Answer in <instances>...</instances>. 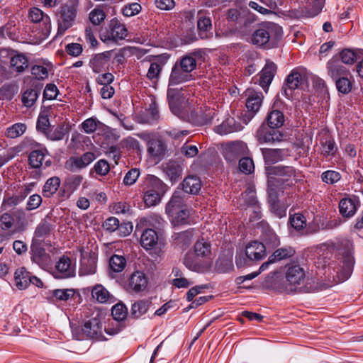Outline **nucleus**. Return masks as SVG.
<instances>
[{
  "mask_svg": "<svg viewBox=\"0 0 363 363\" xmlns=\"http://www.w3.org/2000/svg\"><path fill=\"white\" fill-rule=\"evenodd\" d=\"M167 189V186L161 179L154 175L148 174L143 188V202L145 206L150 208L158 205Z\"/></svg>",
  "mask_w": 363,
  "mask_h": 363,
  "instance_id": "obj_2",
  "label": "nucleus"
},
{
  "mask_svg": "<svg viewBox=\"0 0 363 363\" xmlns=\"http://www.w3.org/2000/svg\"><path fill=\"white\" fill-rule=\"evenodd\" d=\"M284 116L279 110H274L269 113L267 117V123L270 128L277 129L284 125Z\"/></svg>",
  "mask_w": 363,
  "mask_h": 363,
  "instance_id": "obj_36",
  "label": "nucleus"
},
{
  "mask_svg": "<svg viewBox=\"0 0 363 363\" xmlns=\"http://www.w3.org/2000/svg\"><path fill=\"white\" fill-rule=\"evenodd\" d=\"M283 134L275 129H268L266 126L262 125L256 133V138L259 143H272L282 140Z\"/></svg>",
  "mask_w": 363,
  "mask_h": 363,
  "instance_id": "obj_13",
  "label": "nucleus"
},
{
  "mask_svg": "<svg viewBox=\"0 0 363 363\" xmlns=\"http://www.w3.org/2000/svg\"><path fill=\"white\" fill-rule=\"evenodd\" d=\"M269 31L264 28L256 30L251 36V43L257 46H264L269 40Z\"/></svg>",
  "mask_w": 363,
  "mask_h": 363,
  "instance_id": "obj_33",
  "label": "nucleus"
},
{
  "mask_svg": "<svg viewBox=\"0 0 363 363\" xmlns=\"http://www.w3.org/2000/svg\"><path fill=\"white\" fill-rule=\"evenodd\" d=\"M277 65L267 60L265 66L261 71L259 77V85L263 88H267L273 80V78L277 72Z\"/></svg>",
  "mask_w": 363,
  "mask_h": 363,
  "instance_id": "obj_18",
  "label": "nucleus"
},
{
  "mask_svg": "<svg viewBox=\"0 0 363 363\" xmlns=\"http://www.w3.org/2000/svg\"><path fill=\"white\" fill-rule=\"evenodd\" d=\"M239 169L246 174L252 173L255 169L253 160L247 157L241 158L239 161Z\"/></svg>",
  "mask_w": 363,
  "mask_h": 363,
  "instance_id": "obj_53",
  "label": "nucleus"
},
{
  "mask_svg": "<svg viewBox=\"0 0 363 363\" xmlns=\"http://www.w3.org/2000/svg\"><path fill=\"white\" fill-rule=\"evenodd\" d=\"M140 170L137 168L130 169L125 175L123 183L125 186H131L135 183L140 176Z\"/></svg>",
  "mask_w": 363,
  "mask_h": 363,
  "instance_id": "obj_56",
  "label": "nucleus"
},
{
  "mask_svg": "<svg viewBox=\"0 0 363 363\" xmlns=\"http://www.w3.org/2000/svg\"><path fill=\"white\" fill-rule=\"evenodd\" d=\"M39 91L35 89H28L22 95V103L26 107H31L38 97Z\"/></svg>",
  "mask_w": 363,
  "mask_h": 363,
  "instance_id": "obj_47",
  "label": "nucleus"
},
{
  "mask_svg": "<svg viewBox=\"0 0 363 363\" xmlns=\"http://www.w3.org/2000/svg\"><path fill=\"white\" fill-rule=\"evenodd\" d=\"M10 65L16 72L22 73L28 67L29 62L25 55L16 53L11 57Z\"/></svg>",
  "mask_w": 363,
  "mask_h": 363,
  "instance_id": "obj_26",
  "label": "nucleus"
},
{
  "mask_svg": "<svg viewBox=\"0 0 363 363\" xmlns=\"http://www.w3.org/2000/svg\"><path fill=\"white\" fill-rule=\"evenodd\" d=\"M77 10L72 5H64L61 7L60 16L57 21V35H62L73 25Z\"/></svg>",
  "mask_w": 363,
  "mask_h": 363,
  "instance_id": "obj_7",
  "label": "nucleus"
},
{
  "mask_svg": "<svg viewBox=\"0 0 363 363\" xmlns=\"http://www.w3.org/2000/svg\"><path fill=\"white\" fill-rule=\"evenodd\" d=\"M309 6L308 16L311 17L318 15L324 6L325 0H308Z\"/></svg>",
  "mask_w": 363,
  "mask_h": 363,
  "instance_id": "obj_55",
  "label": "nucleus"
},
{
  "mask_svg": "<svg viewBox=\"0 0 363 363\" xmlns=\"http://www.w3.org/2000/svg\"><path fill=\"white\" fill-rule=\"evenodd\" d=\"M141 11V6L138 3H132L126 5L123 9L124 16L130 17L138 14Z\"/></svg>",
  "mask_w": 363,
  "mask_h": 363,
  "instance_id": "obj_64",
  "label": "nucleus"
},
{
  "mask_svg": "<svg viewBox=\"0 0 363 363\" xmlns=\"http://www.w3.org/2000/svg\"><path fill=\"white\" fill-rule=\"evenodd\" d=\"M183 202L182 191H176L166 205V213L169 216H173L175 211L182 206Z\"/></svg>",
  "mask_w": 363,
  "mask_h": 363,
  "instance_id": "obj_27",
  "label": "nucleus"
},
{
  "mask_svg": "<svg viewBox=\"0 0 363 363\" xmlns=\"http://www.w3.org/2000/svg\"><path fill=\"white\" fill-rule=\"evenodd\" d=\"M263 96L262 93L253 92L251 93L246 101V106L247 109L252 113L257 112L262 104Z\"/></svg>",
  "mask_w": 363,
  "mask_h": 363,
  "instance_id": "obj_39",
  "label": "nucleus"
},
{
  "mask_svg": "<svg viewBox=\"0 0 363 363\" xmlns=\"http://www.w3.org/2000/svg\"><path fill=\"white\" fill-rule=\"evenodd\" d=\"M30 254L31 260L43 269L51 264L49 254L46 253L45 250L34 241L31 244Z\"/></svg>",
  "mask_w": 363,
  "mask_h": 363,
  "instance_id": "obj_12",
  "label": "nucleus"
},
{
  "mask_svg": "<svg viewBox=\"0 0 363 363\" xmlns=\"http://www.w3.org/2000/svg\"><path fill=\"white\" fill-rule=\"evenodd\" d=\"M197 27L201 32L202 38H208L205 32L210 30L212 27L211 20L209 17L205 16L201 12L199 13Z\"/></svg>",
  "mask_w": 363,
  "mask_h": 363,
  "instance_id": "obj_42",
  "label": "nucleus"
},
{
  "mask_svg": "<svg viewBox=\"0 0 363 363\" xmlns=\"http://www.w3.org/2000/svg\"><path fill=\"white\" fill-rule=\"evenodd\" d=\"M194 237V230H186L177 235L175 240L181 247L186 249L191 244Z\"/></svg>",
  "mask_w": 363,
  "mask_h": 363,
  "instance_id": "obj_43",
  "label": "nucleus"
},
{
  "mask_svg": "<svg viewBox=\"0 0 363 363\" xmlns=\"http://www.w3.org/2000/svg\"><path fill=\"white\" fill-rule=\"evenodd\" d=\"M111 313L114 320L120 322L126 318L127 308L125 305L117 303L112 308Z\"/></svg>",
  "mask_w": 363,
  "mask_h": 363,
  "instance_id": "obj_51",
  "label": "nucleus"
},
{
  "mask_svg": "<svg viewBox=\"0 0 363 363\" xmlns=\"http://www.w3.org/2000/svg\"><path fill=\"white\" fill-rule=\"evenodd\" d=\"M106 17L104 11L99 8L94 9L89 13L90 21L95 26L99 25Z\"/></svg>",
  "mask_w": 363,
  "mask_h": 363,
  "instance_id": "obj_58",
  "label": "nucleus"
},
{
  "mask_svg": "<svg viewBox=\"0 0 363 363\" xmlns=\"http://www.w3.org/2000/svg\"><path fill=\"white\" fill-rule=\"evenodd\" d=\"M233 119H228L223 122L220 125L216 127L217 133L221 135H225L230 133H233L237 130V128L232 125Z\"/></svg>",
  "mask_w": 363,
  "mask_h": 363,
  "instance_id": "obj_61",
  "label": "nucleus"
},
{
  "mask_svg": "<svg viewBox=\"0 0 363 363\" xmlns=\"http://www.w3.org/2000/svg\"><path fill=\"white\" fill-rule=\"evenodd\" d=\"M295 253L292 247H281L274 251L271 257L274 262L292 257Z\"/></svg>",
  "mask_w": 363,
  "mask_h": 363,
  "instance_id": "obj_48",
  "label": "nucleus"
},
{
  "mask_svg": "<svg viewBox=\"0 0 363 363\" xmlns=\"http://www.w3.org/2000/svg\"><path fill=\"white\" fill-rule=\"evenodd\" d=\"M126 265V259L123 256L114 255L109 260V267L114 272H122Z\"/></svg>",
  "mask_w": 363,
  "mask_h": 363,
  "instance_id": "obj_44",
  "label": "nucleus"
},
{
  "mask_svg": "<svg viewBox=\"0 0 363 363\" xmlns=\"http://www.w3.org/2000/svg\"><path fill=\"white\" fill-rule=\"evenodd\" d=\"M321 178L323 182L333 184L337 182H338L341 177L339 172L332 170H328L326 172H324L322 175Z\"/></svg>",
  "mask_w": 363,
  "mask_h": 363,
  "instance_id": "obj_60",
  "label": "nucleus"
},
{
  "mask_svg": "<svg viewBox=\"0 0 363 363\" xmlns=\"http://www.w3.org/2000/svg\"><path fill=\"white\" fill-rule=\"evenodd\" d=\"M44 158L45 153L42 150H33L30 153L28 160L33 168H39L43 165Z\"/></svg>",
  "mask_w": 363,
  "mask_h": 363,
  "instance_id": "obj_50",
  "label": "nucleus"
},
{
  "mask_svg": "<svg viewBox=\"0 0 363 363\" xmlns=\"http://www.w3.org/2000/svg\"><path fill=\"white\" fill-rule=\"evenodd\" d=\"M30 274L24 267L17 269L14 274L16 286L20 290L26 289L30 284Z\"/></svg>",
  "mask_w": 363,
  "mask_h": 363,
  "instance_id": "obj_28",
  "label": "nucleus"
},
{
  "mask_svg": "<svg viewBox=\"0 0 363 363\" xmlns=\"http://www.w3.org/2000/svg\"><path fill=\"white\" fill-rule=\"evenodd\" d=\"M270 174H274L277 177L276 180L277 183L284 184L286 186H291L299 181L296 174V170L289 166H277L271 169Z\"/></svg>",
  "mask_w": 363,
  "mask_h": 363,
  "instance_id": "obj_6",
  "label": "nucleus"
},
{
  "mask_svg": "<svg viewBox=\"0 0 363 363\" xmlns=\"http://www.w3.org/2000/svg\"><path fill=\"white\" fill-rule=\"evenodd\" d=\"M286 279L289 284L284 291L292 292L296 290V286L303 284L305 280V272L299 265H291L288 267L286 273Z\"/></svg>",
  "mask_w": 363,
  "mask_h": 363,
  "instance_id": "obj_9",
  "label": "nucleus"
},
{
  "mask_svg": "<svg viewBox=\"0 0 363 363\" xmlns=\"http://www.w3.org/2000/svg\"><path fill=\"white\" fill-rule=\"evenodd\" d=\"M128 226L125 227V231H123L124 235H128L130 233L133 229V226L130 224H128ZM104 228L108 232H113L117 229H119L122 232L123 227L120 225L119 220L115 217H110L107 218L103 224Z\"/></svg>",
  "mask_w": 363,
  "mask_h": 363,
  "instance_id": "obj_31",
  "label": "nucleus"
},
{
  "mask_svg": "<svg viewBox=\"0 0 363 363\" xmlns=\"http://www.w3.org/2000/svg\"><path fill=\"white\" fill-rule=\"evenodd\" d=\"M150 302L147 300H140L132 305L131 308V315L135 318H138L145 314L149 307Z\"/></svg>",
  "mask_w": 363,
  "mask_h": 363,
  "instance_id": "obj_41",
  "label": "nucleus"
},
{
  "mask_svg": "<svg viewBox=\"0 0 363 363\" xmlns=\"http://www.w3.org/2000/svg\"><path fill=\"white\" fill-rule=\"evenodd\" d=\"M216 112L213 108H206L204 111H196L192 110L188 119L198 125H203L210 123L216 116Z\"/></svg>",
  "mask_w": 363,
  "mask_h": 363,
  "instance_id": "obj_14",
  "label": "nucleus"
},
{
  "mask_svg": "<svg viewBox=\"0 0 363 363\" xmlns=\"http://www.w3.org/2000/svg\"><path fill=\"white\" fill-rule=\"evenodd\" d=\"M340 263L341 269L337 272L340 281H344L347 279L352 274L354 259L352 253L349 251L345 252L342 256Z\"/></svg>",
  "mask_w": 363,
  "mask_h": 363,
  "instance_id": "obj_15",
  "label": "nucleus"
},
{
  "mask_svg": "<svg viewBox=\"0 0 363 363\" xmlns=\"http://www.w3.org/2000/svg\"><path fill=\"white\" fill-rule=\"evenodd\" d=\"M183 262L189 270L204 273L210 269L213 258L201 257L194 253L189 252L185 255Z\"/></svg>",
  "mask_w": 363,
  "mask_h": 363,
  "instance_id": "obj_5",
  "label": "nucleus"
},
{
  "mask_svg": "<svg viewBox=\"0 0 363 363\" xmlns=\"http://www.w3.org/2000/svg\"><path fill=\"white\" fill-rule=\"evenodd\" d=\"M164 172L172 181L177 180L182 174V169L176 161H169L163 165Z\"/></svg>",
  "mask_w": 363,
  "mask_h": 363,
  "instance_id": "obj_34",
  "label": "nucleus"
},
{
  "mask_svg": "<svg viewBox=\"0 0 363 363\" xmlns=\"http://www.w3.org/2000/svg\"><path fill=\"white\" fill-rule=\"evenodd\" d=\"M140 244L145 250L150 251V254L155 259L163 254L164 242L157 233L152 228L143 230L140 236Z\"/></svg>",
  "mask_w": 363,
  "mask_h": 363,
  "instance_id": "obj_3",
  "label": "nucleus"
},
{
  "mask_svg": "<svg viewBox=\"0 0 363 363\" xmlns=\"http://www.w3.org/2000/svg\"><path fill=\"white\" fill-rule=\"evenodd\" d=\"M162 65L157 62H152L147 73V77L152 81H157L162 72Z\"/></svg>",
  "mask_w": 363,
  "mask_h": 363,
  "instance_id": "obj_57",
  "label": "nucleus"
},
{
  "mask_svg": "<svg viewBox=\"0 0 363 363\" xmlns=\"http://www.w3.org/2000/svg\"><path fill=\"white\" fill-rule=\"evenodd\" d=\"M52 231V226L48 223H40L35 230V238L38 239H44L50 235Z\"/></svg>",
  "mask_w": 363,
  "mask_h": 363,
  "instance_id": "obj_52",
  "label": "nucleus"
},
{
  "mask_svg": "<svg viewBox=\"0 0 363 363\" xmlns=\"http://www.w3.org/2000/svg\"><path fill=\"white\" fill-rule=\"evenodd\" d=\"M81 330L82 335L88 338H98L102 335V325L97 318L86 321Z\"/></svg>",
  "mask_w": 363,
  "mask_h": 363,
  "instance_id": "obj_16",
  "label": "nucleus"
},
{
  "mask_svg": "<svg viewBox=\"0 0 363 363\" xmlns=\"http://www.w3.org/2000/svg\"><path fill=\"white\" fill-rule=\"evenodd\" d=\"M247 147L241 141L226 144L223 148V155L230 164H235L240 157L245 154Z\"/></svg>",
  "mask_w": 363,
  "mask_h": 363,
  "instance_id": "obj_8",
  "label": "nucleus"
},
{
  "mask_svg": "<svg viewBox=\"0 0 363 363\" xmlns=\"http://www.w3.org/2000/svg\"><path fill=\"white\" fill-rule=\"evenodd\" d=\"M60 185V179L57 177L48 179L43 189V196L47 198L52 196L57 191Z\"/></svg>",
  "mask_w": 363,
  "mask_h": 363,
  "instance_id": "obj_38",
  "label": "nucleus"
},
{
  "mask_svg": "<svg viewBox=\"0 0 363 363\" xmlns=\"http://www.w3.org/2000/svg\"><path fill=\"white\" fill-rule=\"evenodd\" d=\"M82 180L83 177L82 175H72L67 178L66 186L69 190L73 192L79 186Z\"/></svg>",
  "mask_w": 363,
  "mask_h": 363,
  "instance_id": "obj_59",
  "label": "nucleus"
},
{
  "mask_svg": "<svg viewBox=\"0 0 363 363\" xmlns=\"http://www.w3.org/2000/svg\"><path fill=\"white\" fill-rule=\"evenodd\" d=\"M141 138L146 141L147 151L150 157L155 161H160L167 151L164 141L159 137L150 134H142Z\"/></svg>",
  "mask_w": 363,
  "mask_h": 363,
  "instance_id": "obj_4",
  "label": "nucleus"
},
{
  "mask_svg": "<svg viewBox=\"0 0 363 363\" xmlns=\"http://www.w3.org/2000/svg\"><path fill=\"white\" fill-rule=\"evenodd\" d=\"M147 286V278L143 272H135L128 279V289L134 292L143 291L146 289Z\"/></svg>",
  "mask_w": 363,
  "mask_h": 363,
  "instance_id": "obj_17",
  "label": "nucleus"
},
{
  "mask_svg": "<svg viewBox=\"0 0 363 363\" xmlns=\"http://www.w3.org/2000/svg\"><path fill=\"white\" fill-rule=\"evenodd\" d=\"M27 126L22 123H15L7 128L6 135L9 138H16L22 135L26 130Z\"/></svg>",
  "mask_w": 363,
  "mask_h": 363,
  "instance_id": "obj_45",
  "label": "nucleus"
},
{
  "mask_svg": "<svg viewBox=\"0 0 363 363\" xmlns=\"http://www.w3.org/2000/svg\"><path fill=\"white\" fill-rule=\"evenodd\" d=\"M328 74L333 79L350 75L349 70L342 64L339 60H330L327 63Z\"/></svg>",
  "mask_w": 363,
  "mask_h": 363,
  "instance_id": "obj_20",
  "label": "nucleus"
},
{
  "mask_svg": "<svg viewBox=\"0 0 363 363\" xmlns=\"http://www.w3.org/2000/svg\"><path fill=\"white\" fill-rule=\"evenodd\" d=\"M340 213L345 217L352 216L356 211L357 206L352 199H343L339 204Z\"/></svg>",
  "mask_w": 363,
  "mask_h": 363,
  "instance_id": "obj_37",
  "label": "nucleus"
},
{
  "mask_svg": "<svg viewBox=\"0 0 363 363\" xmlns=\"http://www.w3.org/2000/svg\"><path fill=\"white\" fill-rule=\"evenodd\" d=\"M109 28L111 38L114 41L123 40L128 35L125 26L116 18L111 21Z\"/></svg>",
  "mask_w": 363,
  "mask_h": 363,
  "instance_id": "obj_23",
  "label": "nucleus"
},
{
  "mask_svg": "<svg viewBox=\"0 0 363 363\" xmlns=\"http://www.w3.org/2000/svg\"><path fill=\"white\" fill-rule=\"evenodd\" d=\"M303 82V77L297 69H293L287 76L282 86L281 94L286 99L292 95V91L299 87Z\"/></svg>",
  "mask_w": 363,
  "mask_h": 363,
  "instance_id": "obj_11",
  "label": "nucleus"
},
{
  "mask_svg": "<svg viewBox=\"0 0 363 363\" xmlns=\"http://www.w3.org/2000/svg\"><path fill=\"white\" fill-rule=\"evenodd\" d=\"M290 223L294 228L299 230L306 225V219L302 214L295 213L290 217Z\"/></svg>",
  "mask_w": 363,
  "mask_h": 363,
  "instance_id": "obj_62",
  "label": "nucleus"
},
{
  "mask_svg": "<svg viewBox=\"0 0 363 363\" xmlns=\"http://www.w3.org/2000/svg\"><path fill=\"white\" fill-rule=\"evenodd\" d=\"M348 75L335 79L336 87L342 94H347L352 90V82L347 77Z\"/></svg>",
  "mask_w": 363,
  "mask_h": 363,
  "instance_id": "obj_49",
  "label": "nucleus"
},
{
  "mask_svg": "<svg viewBox=\"0 0 363 363\" xmlns=\"http://www.w3.org/2000/svg\"><path fill=\"white\" fill-rule=\"evenodd\" d=\"M266 252V246L264 244L253 241L248 244L245 249V256L250 260H259L264 257Z\"/></svg>",
  "mask_w": 363,
  "mask_h": 363,
  "instance_id": "obj_19",
  "label": "nucleus"
},
{
  "mask_svg": "<svg viewBox=\"0 0 363 363\" xmlns=\"http://www.w3.org/2000/svg\"><path fill=\"white\" fill-rule=\"evenodd\" d=\"M91 295L99 303H106L111 298L110 293L102 285L97 284L91 290Z\"/></svg>",
  "mask_w": 363,
  "mask_h": 363,
  "instance_id": "obj_40",
  "label": "nucleus"
},
{
  "mask_svg": "<svg viewBox=\"0 0 363 363\" xmlns=\"http://www.w3.org/2000/svg\"><path fill=\"white\" fill-rule=\"evenodd\" d=\"M96 159L95 155L91 152H86L81 157H71L65 164V167L69 172H74L87 167Z\"/></svg>",
  "mask_w": 363,
  "mask_h": 363,
  "instance_id": "obj_10",
  "label": "nucleus"
},
{
  "mask_svg": "<svg viewBox=\"0 0 363 363\" xmlns=\"http://www.w3.org/2000/svg\"><path fill=\"white\" fill-rule=\"evenodd\" d=\"M167 99L169 108L172 113L178 116L182 117V116H180L181 111L179 108V104L181 100L180 91L178 89L173 88V86H168Z\"/></svg>",
  "mask_w": 363,
  "mask_h": 363,
  "instance_id": "obj_22",
  "label": "nucleus"
},
{
  "mask_svg": "<svg viewBox=\"0 0 363 363\" xmlns=\"http://www.w3.org/2000/svg\"><path fill=\"white\" fill-rule=\"evenodd\" d=\"M50 126V121L48 119V116L45 113H41L38 118L36 128L37 130L43 134H46L49 130L48 128Z\"/></svg>",
  "mask_w": 363,
  "mask_h": 363,
  "instance_id": "obj_54",
  "label": "nucleus"
},
{
  "mask_svg": "<svg viewBox=\"0 0 363 363\" xmlns=\"http://www.w3.org/2000/svg\"><path fill=\"white\" fill-rule=\"evenodd\" d=\"M96 271V261L94 257L84 259L82 261L80 273L84 275L94 274Z\"/></svg>",
  "mask_w": 363,
  "mask_h": 363,
  "instance_id": "obj_46",
  "label": "nucleus"
},
{
  "mask_svg": "<svg viewBox=\"0 0 363 363\" xmlns=\"http://www.w3.org/2000/svg\"><path fill=\"white\" fill-rule=\"evenodd\" d=\"M14 223L13 217L8 213H4L0 217V228L4 230L11 229Z\"/></svg>",
  "mask_w": 363,
  "mask_h": 363,
  "instance_id": "obj_63",
  "label": "nucleus"
},
{
  "mask_svg": "<svg viewBox=\"0 0 363 363\" xmlns=\"http://www.w3.org/2000/svg\"><path fill=\"white\" fill-rule=\"evenodd\" d=\"M55 268L61 274L60 278H67L74 276V270L71 265V259L66 256H62L57 262Z\"/></svg>",
  "mask_w": 363,
  "mask_h": 363,
  "instance_id": "obj_24",
  "label": "nucleus"
},
{
  "mask_svg": "<svg viewBox=\"0 0 363 363\" xmlns=\"http://www.w3.org/2000/svg\"><path fill=\"white\" fill-rule=\"evenodd\" d=\"M196 53L182 56L173 65L168 81L169 86H174L193 79L192 72L196 67Z\"/></svg>",
  "mask_w": 363,
  "mask_h": 363,
  "instance_id": "obj_1",
  "label": "nucleus"
},
{
  "mask_svg": "<svg viewBox=\"0 0 363 363\" xmlns=\"http://www.w3.org/2000/svg\"><path fill=\"white\" fill-rule=\"evenodd\" d=\"M283 149H262L264 161L267 164H274L283 160L284 157Z\"/></svg>",
  "mask_w": 363,
  "mask_h": 363,
  "instance_id": "obj_30",
  "label": "nucleus"
},
{
  "mask_svg": "<svg viewBox=\"0 0 363 363\" xmlns=\"http://www.w3.org/2000/svg\"><path fill=\"white\" fill-rule=\"evenodd\" d=\"M29 18L31 21L34 23L43 22L45 25V29L47 32H50L51 29V23L50 17L45 14L40 9L38 8H31L29 11Z\"/></svg>",
  "mask_w": 363,
  "mask_h": 363,
  "instance_id": "obj_25",
  "label": "nucleus"
},
{
  "mask_svg": "<svg viewBox=\"0 0 363 363\" xmlns=\"http://www.w3.org/2000/svg\"><path fill=\"white\" fill-rule=\"evenodd\" d=\"M201 186V181L196 176H189L182 182L183 191L191 194H197L200 191Z\"/></svg>",
  "mask_w": 363,
  "mask_h": 363,
  "instance_id": "obj_29",
  "label": "nucleus"
},
{
  "mask_svg": "<svg viewBox=\"0 0 363 363\" xmlns=\"http://www.w3.org/2000/svg\"><path fill=\"white\" fill-rule=\"evenodd\" d=\"M69 131L68 125L62 123L58 125L55 129L48 130L45 135L50 140H61L65 135L68 134Z\"/></svg>",
  "mask_w": 363,
  "mask_h": 363,
  "instance_id": "obj_35",
  "label": "nucleus"
},
{
  "mask_svg": "<svg viewBox=\"0 0 363 363\" xmlns=\"http://www.w3.org/2000/svg\"><path fill=\"white\" fill-rule=\"evenodd\" d=\"M112 51H106L102 53L96 54L91 58L89 62V66L92 70L96 73H99L104 70L106 65L108 64Z\"/></svg>",
  "mask_w": 363,
  "mask_h": 363,
  "instance_id": "obj_21",
  "label": "nucleus"
},
{
  "mask_svg": "<svg viewBox=\"0 0 363 363\" xmlns=\"http://www.w3.org/2000/svg\"><path fill=\"white\" fill-rule=\"evenodd\" d=\"M194 253L201 257L212 258L211 244L203 238L198 240L194 246Z\"/></svg>",
  "mask_w": 363,
  "mask_h": 363,
  "instance_id": "obj_32",
  "label": "nucleus"
}]
</instances>
